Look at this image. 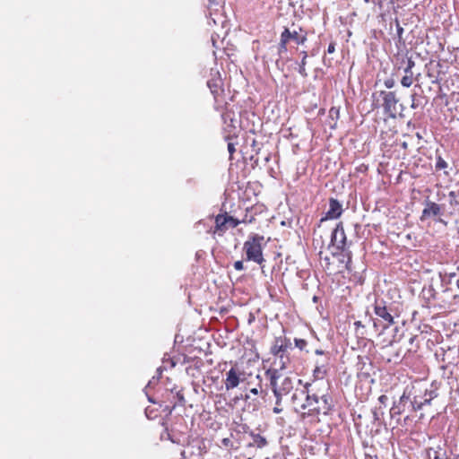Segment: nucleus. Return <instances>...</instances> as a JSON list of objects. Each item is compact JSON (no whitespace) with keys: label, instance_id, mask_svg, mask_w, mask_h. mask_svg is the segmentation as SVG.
Wrapping results in <instances>:
<instances>
[{"label":"nucleus","instance_id":"nucleus-1","mask_svg":"<svg viewBox=\"0 0 459 459\" xmlns=\"http://www.w3.org/2000/svg\"><path fill=\"white\" fill-rule=\"evenodd\" d=\"M301 394H305L306 398L300 403V408L303 410L301 417L318 418L319 415H328L333 409V398L327 390L316 388L310 383H306Z\"/></svg>","mask_w":459,"mask_h":459},{"label":"nucleus","instance_id":"nucleus-2","mask_svg":"<svg viewBox=\"0 0 459 459\" xmlns=\"http://www.w3.org/2000/svg\"><path fill=\"white\" fill-rule=\"evenodd\" d=\"M265 374L270 379V385L276 398V403L281 405L282 397L293 390L294 379L288 376L281 377L279 369H268Z\"/></svg>","mask_w":459,"mask_h":459},{"label":"nucleus","instance_id":"nucleus-3","mask_svg":"<svg viewBox=\"0 0 459 459\" xmlns=\"http://www.w3.org/2000/svg\"><path fill=\"white\" fill-rule=\"evenodd\" d=\"M263 240V236L253 235L244 243L247 260L253 261L258 264H262L264 262L262 250Z\"/></svg>","mask_w":459,"mask_h":459},{"label":"nucleus","instance_id":"nucleus-4","mask_svg":"<svg viewBox=\"0 0 459 459\" xmlns=\"http://www.w3.org/2000/svg\"><path fill=\"white\" fill-rule=\"evenodd\" d=\"M212 22L215 27H217V29L212 31L211 40L212 42V46L217 48H219L217 45L218 39H223L228 33V21L226 16L222 13H212V11H210L209 25H212Z\"/></svg>","mask_w":459,"mask_h":459},{"label":"nucleus","instance_id":"nucleus-5","mask_svg":"<svg viewBox=\"0 0 459 459\" xmlns=\"http://www.w3.org/2000/svg\"><path fill=\"white\" fill-rule=\"evenodd\" d=\"M374 312L377 319L374 321V327L377 328L382 326L383 330L394 325V316L391 314V309L388 308L383 300H377L374 306Z\"/></svg>","mask_w":459,"mask_h":459},{"label":"nucleus","instance_id":"nucleus-6","mask_svg":"<svg viewBox=\"0 0 459 459\" xmlns=\"http://www.w3.org/2000/svg\"><path fill=\"white\" fill-rule=\"evenodd\" d=\"M290 40H293L297 44H304L307 41V32L300 27L290 30L285 28L281 34V40L279 45V51H287V43Z\"/></svg>","mask_w":459,"mask_h":459},{"label":"nucleus","instance_id":"nucleus-7","mask_svg":"<svg viewBox=\"0 0 459 459\" xmlns=\"http://www.w3.org/2000/svg\"><path fill=\"white\" fill-rule=\"evenodd\" d=\"M379 96L383 100L382 106L384 112L391 118H395L398 113V106L403 109V105L399 104V99L396 97L394 91H381L378 92Z\"/></svg>","mask_w":459,"mask_h":459},{"label":"nucleus","instance_id":"nucleus-8","mask_svg":"<svg viewBox=\"0 0 459 459\" xmlns=\"http://www.w3.org/2000/svg\"><path fill=\"white\" fill-rule=\"evenodd\" d=\"M437 392L434 388L426 389L420 394H415L413 400L411 401L412 411H417L423 408L425 405H429L431 401L437 397Z\"/></svg>","mask_w":459,"mask_h":459},{"label":"nucleus","instance_id":"nucleus-9","mask_svg":"<svg viewBox=\"0 0 459 459\" xmlns=\"http://www.w3.org/2000/svg\"><path fill=\"white\" fill-rule=\"evenodd\" d=\"M244 373L238 368L232 367L227 373L224 379L225 389L230 391L236 388L244 380Z\"/></svg>","mask_w":459,"mask_h":459},{"label":"nucleus","instance_id":"nucleus-10","mask_svg":"<svg viewBox=\"0 0 459 459\" xmlns=\"http://www.w3.org/2000/svg\"><path fill=\"white\" fill-rule=\"evenodd\" d=\"M331 245L337 250H343L346 246V235L342 221L336 225L335 229L332 232Z\"/></svg>","mask_w":459,"mask_h":459},{"label":"nucleus","instance_id":"nucleus-11","mask_svg":"<svg viewBox=\"0 0 459 459\" xmlns=\"http://www.w3.org/2000/svg\"><path fill=\"white\" fill-rule=\"evenodd\" d=\"M443 214L442 207L440 204L431 202L426 201L425 207L422 211L420 221H425L429 218H435Z\"/></svg>","mask_w":459,"mask_h":459},{"label":"nucleus","instance_id":"nucleus-12","mask_svg":"<svg viewBox=\"0 0 459 459\" xmlns=\"http://www.w3.org/2000/svg\"><path fill=\"white\" fill-rule=\"evenodd\" d=\"M411 392H408V388L403 391V394L400 397L398 402H395L392 408L390 409L391 417H395L401 415L404 411L407 403L410 401Z\"/></svg>","mask_w":459,"mask_h":459},{"label":"nucleus","instance_id":"nucleus-13","mask_svg":"<svg viewBox=\"0 0 459 459\" xmlns=\"http://www.w3.org/2000/svg\"><path fill=\"white\" fill-rule=\"evenodd\" d=\"M290 349H291L290 340L284 336H279L274 339L270 351L274 356L281 352H287Z\"/></svg>","mask_w":459,"mask_h":459},{"label":"nucleus","instance_id":"nucleus-14","mask_svg":"<svg viewBox=\"0 0 459 459\" xmlns=\"http://www.w3.org/2000/svg\"><path fill=\"white\" fill-rule=\"evenodd\" d=\"M342 204L338 200L331 198L329 200V209L326 212L325 219H338L342 215Z\"/></svg>","mask_w":459,"mask_h":459},{"label":"nucleus","instance_id":"nucleus-15","mask_svg":"<svg viewBox=\"0 0 459 459\" xmlns=\"http://www.w3.org/2000/svg\"><path fill=\"white\" fill-rule=\"evenodd\" d=\"M448 214L451 216L459 214V190L450 191L448 193Z\"/></svg>","mask_w":459,"mask_h":459},{"label":"nucleus","instance_id":"nucleus-16","mask_svg":"<svg viewBox=\"0 0 459 459\" xmlns=\"http://www.w3.org/2000/svg\"><path fill=\"white\" fill-rule=\"evenodd\" d=\"M290 363V359L289 356V351L281 352L279 354L274 355L273 365L277 367L274 369H279V372L281 370L286 369Z\"/></svg>","mask_w":459,"mask_h":459},{"label":"nucleus","instance_id":"nucleus-17","mask_svg":"<svg viewBox=\"0 0 459 459\" xmlns=\"http://www.w3.org/2000/svg\"><path fill=\"white\" fill-rule=\"evenodd\" d=\"M250 437L252 441L249 443L248 446L263 448L268 444L266 438L260 434L251 433Z\"/></svg>","mask_w":459,"mask_h":459},{"label":"nucleus","instance_id":"nucleus-18","mask_svg":"<svg viewBox=\"0 0 459 459\" xmlns=\"http://www.w3.org/2000/svg\"><path fill=\"white\" fill-rule=\"evenodd\" d=\"M215 232H225L228 230V215H217L215 218Z\"/></svg>","mask_w":459,"mask_h":459},{"label":"nucleus","instance_id":"nucleus-19","mask_svg":"<svg viewBox=\"0 0 459 459\" xmlns=\"http://www.w3.org/2000/svg\"><path fill=\"white\" fill-rule=\"evenodd\" d=\"M326 365H327V359L324 361H316V367L313 371V375L316 378H323L326 375Z\"/></svg>","mask_w":459,"mask_h":459},{"label":"nucleus","instance_id":"nucleus-20","mask_svg":"<svg viewBox=\"0 0 459 459\" xmlns=\"http://www.w3.org/2000/svg\"><path fill=\"white\" fill-rule=\"evenodd\" d=\"M300 54L302 55V59L299 64V73L301 76L306 77V76H307V74L306 68H305L306 64H307V54L306 51H302Z\"/></svg>","mask_w":459,"mask_h":459},{"label":"nucleus","instance_id":"nucleus-21","mask_svg":"<svg viewBox=\"0 0 459 459\" xmlns=\"http://www.w3.org/2000/svg\"><path fill=\"white\" fill-rule=\"evenodd\" d=\"M372 414H373L374 421L379 422L385 414L384 408L382 406L375 407L372 410Z\"/></svg>","mask_w":459,"mask_h":459},{"label":"nucleus","instance_id":"nucleus-22","mask_svg":"<svg viewBox=\"0 0 459 459\" xmlns=\"http://www.w3.org/2000/svg\"><path fill=\"white\" fill-rule=\"evenodd\" d=\"M219 82V79H212L207 82V86L209 87L212 94H216L218 92V90L220 88Z\"/></svg>","mask_w":459,"mask_h":459},{"label":"nucleus","instance_id":"nucleus-23","mask_svg":"<svg viewBox=\"0 0 459 459\" xmlns=\"http://www.w3.org/2000/svg\"><path fill=\"white\" fill-rule=\"evenodd\" d=\"M412 83H413V76H411V74L403 76V78L401 80V84L403 87L409 88L412 85Z\"/></svg>","mask_w":459,"mask_h":459},{"label":"nucleus","instance_id":"nucleus-24","mask_svg":"<svg viewBox=\"0 0 459 459\" xmlns=\"http://www.w3.org/2000/svg\"><path fill=\"white\" fill-rule=\"evenodd\" d=\"M294 342H295V346L297 348H299L300 351H303L307 347V341L304 340V339L296 338L294 340Z\"/></svg>","mask_w":459,"mask_h":459},{"label":"nucleus","instance_id":"nucleus-25","mask_svg":"<svg viewBox=\"0 0 459 459\" xmlns=\"http://www.w3.org/2000/svg\"><path fill=\"white\" fill-rule=\"evenodd\" d=\"M240 223V221L231 216H228V229L229 228H231V229H234L236 228L238 224Z\"/></svg>","mask_w":459,"mask_h":459},{"label":"nucleus","instance_id":"nucleus-26","mask_svg":"<svg viewBox=\"0 0 459 459\" xmlns=\"http://www.w3.org/2000/svg\"><path fill=\"white\" fill-rule=\"evenodd\" d=\"M447 167V163L445 160H443L441 157H438L436 162V169H443Z\"/></svg>","mask_w":459,"mask_h":459},{"label":"nucleus","instance_id":"nucleus-27","mask_svg":"<svg viewBox=\"0 0 459 459\" xmlns=\"http://www.w3.org/2000/svg\"><path fill=\"white\" fill-rule=\"evenodd\" d=\"M378 402L380 403V406L385 408L386 406V403L388 402V397L385 394H382L378 397Z\"/></svg>","mask_w":459,"mask_h":459},{"label":"nucleus","instance_id":"nucleus-28","mask_svg":"<svg viewBox=\"0 0 459 459\" xmlns=\"http://www.w3.org/2000/svg\"><path fill=\"white\" fill-rule=\"evenodd\" d=\"M234 268L237 270V271H242L244 270V265H243V262L242 261H236L233 264Z\"/></svg>","mask_w":459,"mask_h":459},{"label":"nucleus","instance_id":"nucleus-29","mask_svg":"<svg viewBox=\"0 0 459 459\" xmlns=\"http://www.w3.org/2000/svg\"><path fill=\"white\" fill-rule=\"evenodd\" d=\"M396 28H397V35H398L399 39H402V36H403V29L400 25L398 21H396Z\"/></svg>","mask_w":459,"mask_h":459},{"label":"nucleus","instance_id":"nucleus-30","mask_svg":"<svg viewBox=\"0 0 459 459\" xmlns=\"http://www.w3.org/2000/svg\"><path fill=\"white\" fill-rule=\"evenodd\" d=\"M385 86L387 89H391L394 86V81L393 79H387L385 81Z\"/></svg>","mask_w":459,"mask_h":459},{"label":"nucleus","instance_id":"nucleus-31","mask_svg":"<svg viewBox=\"0 0 459 459\" xmlns=\"http://www.w3.org/2000/svg\"><path fill=\"white\" fill-rule=\"evenodd\" d=\"M329 115L330 117H333L334 116L336 117H338L339 116V109L336 108H332L330 110H329Z\"/></svg>","mask_w":459,"mask_h":459},{"label":"nucleus","instance_id":"nucleus-32","mask_svg":"<svg viewBox=\"0 0 459 459\" xmlns=\"http://www.w3.org/2000/svg\"><path fill=\"white\" fill-rule=\"evenodd\" d=\"M221 444L224 446H232V441L230 440V438L229 437H225L221 440Z\"/></svg>","mask_w":459,"mask_h":459},{"label":"nucleus","instance_id":"nucleus-33","mask_svg":"<svg viewBox=\"0 0 459 459\" xmlns=\"http://www.w3.org/2000/svg\"><path fill=\"white\" fill-rule=\"evenodd\" d=\"M335 51V43L334 42H331L327 48V52L329 54H332Z\"/></svg>","mask_w":459,"mask_h":459},{"label":"nucleus","instance_id":"nucleus-34","mask_svg":"<svg viewBox=\"0 0 459 459\" xmlns=\"http://www.w3.org/2000/svg\"><path fill=\"white\" fill-rule=\"evenodd\" d=\"M228 151H229L230 156L235 152L236 149L232 143H228Z\"/></svg>","mask_w":459,"mask_h":459},{"label":"nucleus","instance_id":"nucleus-35","mask_svg":"<svg viewBox=\"0 0 459 459\" xmlns=\"http://www.w3.org/2000/svg\"><path fill=\"white\" fill-rule=\"evenodd\" d=\"M415 99H416V94L414 93L411 95V108L413 109L418 107V105L415 103Z\"/></svg>","mask_w":459,"mask_h":459},{"label":"nucleus","instance_id":"nucleus-36","mask_svg":"<svg viewBox=\"0 0 459 459\" xmlns=\"http://www.w3.org/2000/svg\"><path fill=\"white\" fill-rule=\"evenodd\" d=\"M414 66H415V62L411 58H409L407 61V67L411 68L412 70V68Z\"/></svg>","mask_w":459,"mask_h":459},{"label":"nucleus","instance_id":"nucleus-37","mask_svg":"<svg viewBox=\"0 0 459 459\" xmlns=\"http://www.w3.org/2000/svg\"><path fill=\"white\" fill-rule=\"evenodd\" d=\"M291 399H292L293 403H297V401L299 400L298 389H296V392L292 394Z\"/></svg>","mask_w":459,"mask_h":459},{"label":"nucleus","instance_id":"nucleus-38","mask_svg":"<svg viewBox=\"0 0 459 459\" xmlns=\"http://www.w3.org/2000/svg\"><path fill=\"white\" fill-rule=\"evenodd\" d=\"M273 411L274 413L278 414V413L282 411V409L280 407V405L276 404V406L273 408Z\"/></svg>","mask_w":459,"mask_h":459},{"label":"nucleus","instance_id":"nucleus-39","mask_svg":"<svg viewBox=\"0 0 459 459\" xmlns=\"http://www.w3.org/2000/svg\"><path fill=\"white\" fill-rule=\"evenodd\" d=\"M403 71H404L405 75L411 74V76H413V73H412V70L411 68H408L406 66Z\"/></svg>","mask_w":459,"mask_h":459},{"label":"nucleus","instance_id":"nucleus-40","mask_svg":"<svg viewBox=\"0 0 459 459\" xmlns=\"http://www.w3.org/2000/svg\"><path fill=\"white\" fill-rule=\"evenodd\" d=\"M249 392H250V394L256 395V394H258L259 390H258V388L255 387V388L250 389Z\"/></svg>","mask_w":459,"mask_h":459},{"label":"nucleus","instance_id":"nucleus-41","mask_svg":"<svg viewBox=\"0 0 459 459\" xmlns=\"http://www.w3.org/2000/svg\"><path fill=\"white\" fill-rule=\"evenodd\" d=\"M354 325L356 326V329H359V327H364L360 321H356L354 323Z\"/></svg>","mask_w":459,"mask_h":459},{"label":"nucleus","instance_id":"nucleus-42","mask_svg":"<svg viewBox=\"0 0 459 459\" xmlns=\"http://www.w3.org/2000/svg\"><path fill=\"white\" fill-rule=\"evenodd\" d=\"M154 381H156V380H155V377H152V379L149 381V383H148V386H150V385H152V384H154Z\"/></svg>","mask_w":459,"mask_h":459},{"label":"nucleus","instance_id":"nucleus-43","mask_svg":"<svg viewBox=\"0 0 459 459\" xmlns=\"http://www.w3.org/2000/svg\"><path fill=\"white\" fill-rule=\"evenodd\" d=\"M316 354L323 355V354H324V351H321V350H316Z\"/></svg>","mask_w":459,"mask_h":459},{"label":"nucleus","instance_id":"nucleus-44","mask_svg":"<svg viewBox=\"0 0 459 459\" xmlns=\"http://www.w3.org/2000/svg\"><path fill=\"white\" fill-rule=\"evenodd\" d=\"M157 371H158V377H157V380H158L159 377H160L162 371L160 368H158Z\"/></svg>","mask_w":459,"mask_h":459},{"label":"nucleus","instance_id":"nucleus-45","mask_svg":"<svg viewBox=\"0 0 459 459\" xmlns=\"http://www.w3.org/2000/svg\"><path fill=\"white\" fill-rule=\"evenodd\" d=\"M178 396L179 398L180 401L184 402V396L182 394H180L179 393L178 394Z\"/></svg>","mask_w":459,"mask_h":459},{"label":"nucleus","instance_id":"nucleus-46","mask_svg":"<svg viewBox=\"0 0 459 459\" xmlns=\"http://www.w3.org/2000/svg\"><path fill=\"white\" fill-rule=\"evenodd\" d=\"M455 286L459 290V278L455 281Z\"/></svg>","mask_w":459,"mask_h":459},{"label":"nucleus","instance_id":"nucleus-47","mask_svg":"<svg viewBox=\"0 0 459 459\" xmlns=\"http://www.w3.org/2000/svg\"><path fill=\"white\" fill-rule=\"evenodd\" d=\"M454 299H455V300H458V301H459V295H455V296H454Z\"/></svg>","mask_w":459,"mask_h":459},{"label":"nucleus","instance_id":"nucleus-48","mask_svg":"<svg viewBox=\"0 0 459 459\" xmlns=\"http://www.w3.org/2000/svg\"><path fill=\"white\" fill-rule=\"evenodd\" d=\"M415 338H416L415 336L411 337L410 342L412 343Z\"/></svg>","mask_w":459,"mask_h":459},{"label":"nucleus","instance_id":"nucleus-49","mask_svg":"<svg viewBox=\"0 0 459 459\" xmlns=\"http://www.w3.org/2000/svg\"><path fill=\"white\" fill-rule=\"evenodd\" d=\"M403 148H406V147H407V143H406L405 142L403 143Z\"/></svg>","mask_w":459,"mask_h":459},{"label":"nucleus","instance_id":"nucleus-50","mask_svg":"<svg viewBox=\"0 0 459 459\" xmlns=\"http://www.w3.org/2000/svg\"><path fill=\"white\" fill-rule=\"evenodd\" d=\"M249 398H250V396L248 394H246L245 399L247 400Z\"/></svg>","mask_w":459,"mask_h":459},{"label":"nucleus","instance_id":"nucleus-51","mask_svg":"<svg viewBox=\"0 0 459 459\" xmlns=\"http://www.w3.org/2000/svg\"><path fill=\"white\" fill-rule=\"evenodd\" d=\"M269 160H270V156H267V157L265 158V160H266V161H268Z\"/></svg>","mask_w":459,"mask_h":459},{"label":"nucleus","instance_id":"nucleus-52","mask_svg":"<svg viewBox=\"0 0 459 459\" xmlns=\"http://www.w3.org/2000/svg\"><path fill=\"white\" fill-rule=\"evenodd\" d=\"M364 2L368 4L370 2V0H364Z\"/></svg>","mask_w":459,"mask_h":459},{"label":"nucleus","instance_id":"nucleus-53","mask_svg":"<svg viewBox=\"0 0 459 459\" xmlns=\"http://www.w3.org/2000/svg\"><path fill=\"white\" fill-rule=\"evenodd\" d=\"M210 4H212L213 3V0H209Z\"/></svg>","mask_w":459,"mask_h":459}]
</instances>
